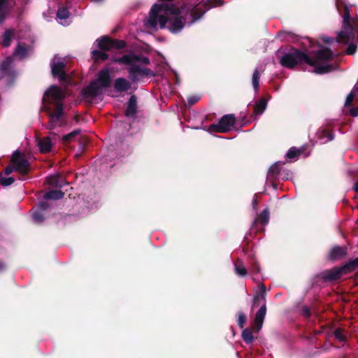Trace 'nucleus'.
I'll return each instance as SVG.
<instances>
[{"instance_id": "obj_35", "label": "nucleus", "mask_w": 358, "mask_h": 358, "mask_svg": "<svg viewBox=\"0 0 358 358\" xmlns=\"http://www.w3.org/2000/svg\"><path fill=\"white\" fill-rule=\"evenodd\" d=\"M335 337L339 341H343L344 336L342 334V331L341 329H336L334 332Z\"/></svg>"}, {"instance_id": "obj_29", "label": "nucleus", "mask_w": 358, "mask_h": 358, "mask_svg": "<svg viewBox=\"0 0 358 358\" xmlns=\"http://www.w3.org/2000/svg\"><path fill=\"white\" fill-rule=\"evenodd\" d=\"M266 108V103L265 100H261L256 103L255 107V113L257 115H261L264 113Z\"/></svg>"}, {"instance_id": "obj_38", "label": "nucleus", "mask_w": 358, "mask_h": 358, "mask_svg": "<svg viewBox=\"0 0 358 358\" xmlns=\"http://www.w3.org/2000/svg\"><path fill=\"white\" fill-rule=\"evenodd\" d=\"M198 98L196 97V96H192V97H189L188 99V103L190 104V105H192V104H194L197 101H198Z\"/></svg>"}, {"instance_id": "obj_27", "label": "nucleus", "mask_w": 358, "mask_h": 358, "mask_svg": "<svg viewBox=\"0 0 358 358\" xmlns=\"http://www.w3.org/2000/svg\"><path fill=\"white\" fill-rule=\"evenodd\" d=\"M14 35V32L13 30H7L4 33L3 36V45L5 47H8L10 45L11 39Z\"/></svg>"}, {"instance_id": "obj_13", "label": "nucleus", "mask_w": 358, "mask_h": 358, "mask_svg": "<svg viewBox=\"0 0 358 358\" xmlns=\"http://www.w3.org/2000/svg\"><path fill=\"white\" fill-rule=\"evenodd\" d=\"M130 87L131 83L124 78H119L114 82V88L117 92H125L130 89Z\"/></svg>"}, {"instance_id": "obj_6", "label": "nucleus", "mask_w": 358, "mask_h": 358, "mask_svg": "<svg viewBox=\"0 0 358 358\" xmlns=\"http://www.w3.org/2000/svg\"><path fill=\"white\" fill-rule=\"evenodd\" d=\"M96 43L101 50H94L92 52V57L95 61H103L108 59L107 54L102 50L108 51L113 49H122L125 46V43L123 41L111 40L105 36L97 39Z\"/></svg>"}, {"instance_id": "obj_34", "label": "nucleus", "mask_w": 358, "mask_h": 358, "mask_svg": "<svg viewBox=\"0 0 358 358\" xmlns=\"http://www.w3.org/2000/svg\"><path fill=\"white\" fill-rule=\"evenodd\" d=\"M245 322H246L245 315L243 313H238V325L241 328H243V327L245 324Z\"/></svg>"}, {"instance_id": "obj_7", "label": "nucleus", "mask_w": 358, "mask_h": 358, "mask_svg": "<svg viewBox=\"0 0 358 358\" xmlns=\"http://www.w3.org/2000/svg\"><path fill=\"white\" fill-rule=\"evenodd\" d=\"M138 58L134 55H124L120 58H115L114 62H118L122 64L131 65L129 69V75L131 80L137 81L140 76L149 75L150 71L145 67H142L140 65H137Z\"/></svg>"}, {"instance_id": "obj_5", "label": "nucleus", "mask_w": 358, "mask_h": 358, "mask_svg": "<svg viewBox=\"0 0 358 358\" xmlns=\"http://www.w3.org/2000/svg\"><path fill=\"white\" fill-rule=\"evenodd\" d=\"M110 73L111 71L108 68L102 69L98 73L96 79L83 90V94L87 101H92L98 96L101 95L103 89L110 85Z\"/></svg>"}, {"instance_id": "obj_18", "label": "nucleus", "mask_w": 358, "mask_h": 358, "mask_svg": "<svg viewBox=\"0 0 358 358\" xmlns=\"http://www.w3.org/2000/svg\"><path fill=\"white\" fill-rule=\"evenodd\" d=\"M57 17L59 22L62 25H66L67 20L69 17V12L65 8H59L57 10Z\"/></svg>"}, {"instance_id": "obj_11", "label": "nucleus", "mask_w": 358, "mask_h": 358, "mask_svg": "<svg viewBox=\"0 0 358 358\" xmlns=\"http://www.w3.org/2000/svg\"><path fill=\"white\" fill-rule=\"evenodd\" d=\"M11 163L14 166L15 171L26 174L29 170V164L27 159L18 151H15L12 156Z\"/></svg>"}, {"instance_id": "obj_2", "label": "nucleus", "mask_w": 358, "mask_h": 358, "mask_svg": "<svg viewBox=\"0 0 358 358\" xmlns=\"http://www.w3.org/2000/svg\"><path fill=\"white\" fill-rule=\"evenodd\" d=\"M280 53V51H278L280 63L284 67L293 68L296 65L304 62L313 66V71L316 73H328L332 69V66L329 62L333 58V53L328 48L318 50L313 59L300 50L294 48L284 52L281 56Z\"/></svg>"}, {"instance_id": "obj_26", "label": "nucleus", "mask_w": 358, "mask_h": 358, "mask_svg": "<svg viewBox=\"0 0 358 358\" xmlns=\"http://www.w3.org/2000/svg\"><path fill=\"white\" fill-rule=\"evenodd\" d=\"M301 150L296 149V148H292L288 150L286 156L291 160H295L301 154Z\"/></svg>"}, {"instance_id": "obj_43", "label": "nucleus", "mask_w": 358, "mask_h": 358, "mask_svg": "<svg viewBox=\"0 0 358 358\" xmlns=\"http://www.w3.org/2000/svg\"><path fill=\"white\" fill-rule=\"evenodd\" d=\"M252 203H253V205L257 204V199L254 198V199H253V201H252Z\"/></svg>"}, {"instance_id": "obj_41", "label": "nucleus", "mask_w": 358, "mask_h": 358, "mask_svg": "<svg viewBox=\"0 0 358 358\" xmlns=\"http://www.w3.org/2000/svg\"><path fill=\"white\" fill-rule=\"evenodd\" d=\"M354 189L357 192H358V181L355 183Z\"/></svg>"}, {"instance_id": "obj_19", "label": "nucleus", "mask_w": 358, "mask_h": 358, "mask_svg": "<svg viewBox=\"0 0 358 358\" xmlns=\"http://www.w3.org/2000/svg\"><path fill=\"white\" fill-rule=\"evenodd\" d=\"M346 267H342L339 268H335L327 272L325 278L329 280H335L341 276V275L346 270Z\"/></svg>"}, {"instance_id": "obj_30", "label": "nucleus", "mask_w": 358, "mask_h": 358, "mask_svg": "<svg viewBox=\"0 0 358 358\" xmlns=\"http://www.w3.org/2000/svg\"><path fill=\"white\" fill-rule=\"evenodd\" d=\"M242 337L244 341L247 343H251L254 340L252 334L248 329H245L243 331Z\"/></svg>"}, {"instance_id": "obj_16", "label": "nucleus", "mask_w": 358, "mask_h": 358, "mask_svg": "<svg viewBox=\"0 0 358 358\" xmlns=\"http://www.w3.org/2000/svg\"><path fill=\"white\" fill-rule=\"evenodd\" d=\"M136 112V99L131 96L128 101L127 108L125 111L127 117H134Z\"/></svg>"}, {"instance_id": "obj_24", "label": "nucleus", "mask_w": 358, "mask_h": 358, "mask_svg": "<svg viewBox=\"0 0 358 358\" xmlns=\"http://www.w3.org/2000/svg\"><path fill=\"white\" fill-rule=\"evenodd\" d=\"M236 273L241 277L246 275L247 271L243 264L242 262L238 260L234 263Z\"/></svg>"}, {"instance_id": "obj_23", "label": "nucleus", "mask_w": 358, "mask_h": 358, "mask_svg": "<svg viewBox=\"0 0 358 358\" xmlns=\"http://www.w3.org/2000/svg\"><path fill=\"white\" fill-rule=\"evenodd\" d=\"M64 196V193L60 191V190H52V191H50L48 192H47L45 196H44V198L45 199H54V200H57V199H62Z\"/></svg>"}, {"instance_id": "obj_42", "label": "nucleus", "mask_w": 358, "mask_h": 358, "mask_svg": "<svg viewBox=\"0 0 358 358\" xmlns=\"http://www.w3.org/2000/svg\"><path fill=\"white\" fill-rule=\"evenodd\" d=\"M4 268V264L1 262H0V271L2 270Z\"/></svg>"}, {"instance_id": "obj_31", "label": "nucleus", "mask_w": 358, "mask_h": 358, "mask_svg": "<svg viewBox=\"0 0 358 358\" xmlns=\"http://www.w3.org/2000/svg\"><path fill=\"white\" fill-rule=\"evenodd\" d=\"M13 62V59L10 57L5 59L1 64V71L3 72L6 71L10 68L11 64Z\"/></svg>"}, {"instance_id": "obj_22", "label": "nucleus", "mask_w": 358, "mask_h": 358, "mask_svg": "<svg viewBox=\"0 0 358 358\" xmlns=\"http://www.w3.org/2000/svg\"><path fill=\"white\" fill-rule=\"evenodd\" d=\"M317 135L323 143L330 141L334 138L333 136L325 129L319 130Z\"/></svg>"}, {"instance_id": "obj_9", "label": "nucleus", "mask_w": 358, "mask_h": 358, "mask_svg": "<svg viewBox=\"0 0 358 358\" xmlns=\"http://www.w3.org/2000/svg\"><path fill=\"white\" fill-rule=\"evenodd\" d=\"M236 119L234 115H226L221 118L217 124L210 125L208 131L227 132L234 125Z\"/></svg>"}, {"instance_id": "obj_20", "label": "nucleus", "mask_w": 358, "mask_h": 358, "mask_svg": "<svg viewBox=\"0 0 358 358\" xmlns=\"http://www.w3.org/2000/svg\"><path fill=\"white\" fill-rule=\"evenodd\" d=\"M280 163H275L270 167L267 174L268 180L272 182L275 179L280 173Z\"/></svg>"}, {"instance_id": "obj_3", "label": "nucleus", "mask_w": 358, "mask_h": 358, "mask_svg": "<svg viewBox=\"0 0 358 358\" xmlns=\"http://www.w3.org/2000/svg\"><path fill=\"white\" fill-rule=\"evenodd\" d=\"M336 6L340 13L342 8L344 11L343 30L338 34L337 42L348 44L347 53L353 55L358 43V19L350 17L349 7L343 0H336Z\"/></svg>"}, {"instance_id": "obj_37", "label": "nucleus", "mask_w": 358, "mask_h": 358, "mask_svg": "<svg viewBox=\"0 0 358 358\" xmlns=\"http://www.w3.org/2000/svg\"><path fill=\"white\" fill-rule=\"evenodd\" d=\"M350 113L352 116H358V106L357 108H352L350 109Z\"/></svg>"}, {"instance_id": "obj_12", "label": "nucleus", "mask_w": 358, "mask_h": 358, "mask_svg": "<svg viewBox=\"0 0 358 358\" xmlns=\"http://www.w3.org/2000/svg\"><path fill=\"white\" fill-rule=\"evenodd\" d=\"M57 139V136L56 135H53L52 137L47 136L40 139L38 142L40 151L43 153L50 152Z\"/></svg>"}, {"instance_id": "obj_4", "label": "nucleus", "mask_w": 358, "mask_h": 358, "mask_svg": "<svg viewBox=\"0 0 358 358\" xmlns=\"http://www.w3.org/2000/svg\"><path fill=\"white\" fill-rule=\"evenodd\" d=\"M65 92L55 85L49 87L44 94L43 108L48 113L50 117L48 126L49 129H53L63 124L62 119L63 111L62 100L65 98Z\"/></svg>"}, {"instance_id": "obj_17", "label": "nucleus", "mask_w": 358, "mask_h": 358, "mask_svg": "<svg viewBox=\"0 0 358 358\" xmlns=\"http://www.w3.org/2000/svg\"><path fill=\"white\" fill-rule=\"evenodd\" d=\"M10 6L9 0H0V24L4 20Z\"/></svg>"}, {"instance_id": "obj_33", "label": "nucleus", "mask_w": 358, "mask_h": 358, "mask_svg": "<svg viewBox=\"0 0 358 358\" xmlns=\"http://www.w3.org/2000/svg\"><path fill=\"white\" fill-rule=\"evenodd\" d=\"M15 181V179L13 177H8V178H4V177H1L0 178V182L2 186H8L11 184H13Z\"/></svg>"}, {"instance_id": "obj_40", "label": "nucleus", "mask_w": 358, "mask_h": 358, "mask_svg": "<svg viewBox=\"0 0 358 358\" xmlns=\"http://www.w3.org/2000/svg\"><path fill=\"white\" fill-rule=\"evenodd\" d=\"M322 40H323V41H324L327 43H331L333 41L332 38H328V37L323 38Z\"/></svg>"}, {"instance_id": "obj_10", "label": "nucleus", "mask_w": 358, "mask_h": 358, "mask_svg": "<svg viewBox=\"0 0 358 358\" xmlns=\"http://www.w3.org/2000/svg\"><path fill=\"white\" fill-rule=\"evenodd\" d=\"M65 64L60 58L55 57L51 63L52 73L54 77H57L60 81L69 83V76L64 71Z\"/></svg>"}, {"instance_id": "obj_8", "label": "nucleus", "mask_w": 358, "mask_h": 358, "mask_svg": "<svg viewBox=\"0 0 358 358\" xmlns=\"http://www.w3.org/2000/svg\"><path fill=\"white\" fill-rule=\"evenodd\" d=\"M259 289H260V293L257 294L254 298V303H256L257 301L262 300L263 301V304L257 311L255 315V318L254 320L253 329L255 331L258 332L262 327L263 322L264 320V317L266 313V307L264 303L265 297L264 292L266 290L265 285L264 284H260L258 285Z\"/></svg>"}, {"instance_id": "obj_15", "label": "nucleus", "mask_w": 358, "mask_h": 358, "mask_svg": "<svg viewBox=\"0 0 358 358\" xmlns=\"http://www.w3.org/2000/svg\"><path fill=\"white\" fill-rule=\"evenodd\" d=\"M38 206L40 210L34 212L32 215L34 222L37 224L41 223L44 220L41 211L45 210L48 208V204L45 201H43L38 204Z\"/></svg>"}, {"instance_id": "obj_1", "label": "nucleus", "mask_w": 358, "mask_h": 358, "mask_svg": "<svg viewBox=\"0 0 358 358\" xmlns=\"http://www.w3.org/2000/svg\"><path fill=\"white\" fill-rule=\"evenodd\" d=\"M160 4H155L150 12L145 26L152 30L163 29L168 23L169 29L173 33L182 30L186 23H193L200 19L210 8L207 3L210 0H199L189 2L181 8L176 7L173 0H159Z\"/></svg>"}, {"instance_id": "obj_39", "label": "nucleus", "mask_w": 358, "mask_h": 358, "mask_svg": "<svg viewBox=\"0 0 358 358\" xmlns=\"http://www.w3.org/2000/svg\"><path fill=\"white\" fill-rule=\"evenodd\" d=\"M78 134V131H73V132H72V133H70V134H67V135H66V136H64V141H69V140H70V138H71L73 136H74V135H75V134Z\"/></svg>"}, {"instance_id": "obj_25", "label": "nucleus", "mask_w": 358, "mask_h": 358, "mask_svg": "<svg viewBox=\"0 0 358 358\" xmlns=\"http://www.w3.org/2000/svg\"><path fill=\"white\" fill-rule=\"evenodd\" d=\"M28 54V49L26 48L18 45L17 48L15 49V51L14 52V57H17L19 58H24Z\"/></svg>"}, {"instance_id": "obj_14", "label": "nucleus", "mask_w": 358, "mask_h": 358, "mask_svg": "<svg viewBox=\"0 0 358 358\" xmlns=\"http://www.w3.org/2000/svg\"><path fill=\"white\" fill-rule=\"evenodd\" d=\"M346 255V248L345 247L336 246L331 249L329 253L330 258L332 259H338Z\"/></svg>"}, {"instance_id": "obj_32", "label": "nucleus", "mask_w": 358, "mask_h": 358, "mask_svg": "<svg viewBox=\"0 0 358 358\" xmlns=\"http://www.w3.org/2000/svg\"><path fill=\"white\" fill-rule=\"evenodd\" d=\"M259 220L263 224H266L269 221V213L268 210H264L260 215Z\"/></svg>"}, {"instance_id": "obj_21", "label": "nucleus", "mask_w": 358, "mask_h": 358, "mask_svg": "<svg viewBox=\"0 0 358 358\" xmlns=\"http://www.w3.org/2000/svg\"><path fill=\"white\" fill-rule=\"evenodd\" d=\"M47 182L49 185L55 187H62L63 182L59 175L50 176L47 178Z\"/></svg>"}, {"instance_id": "obj_36", "label": "nucleus", "mask_w": 358, "mask_h": 358, "mask_svg": "<svg viewBox=\"0 0 358 358\" xmlns=\"http://www.w3.org/2000/svg\"><path fill=\"white\" fill-rule=\"evenodd\" d=\"M13 171H15V169H14V166L11 164V165L10 166H8L6 169H5V173L7 175H9L11 173H13Z\"/></svg>"}, {"instance_id": "obj_28", "label": "nucleus", "mask_w": 358, "mask_h": 358, "mask_svg": "<svg viewBox=\"0 0 358 358\" xmlns=\"http://www.w3.org/2000/svg\"><path fill=\"white\" fill-rule=\"evenodd\" d=\"M260 78V73L258 69H255L252 74V84L255 92L259 89V80Z\"/></svg>"}]
</instances>
